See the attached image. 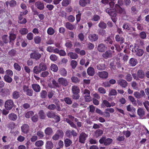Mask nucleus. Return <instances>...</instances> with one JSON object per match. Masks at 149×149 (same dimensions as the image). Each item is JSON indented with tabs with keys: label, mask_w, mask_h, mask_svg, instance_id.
<instances>
[{
	"label": "nucleus",
	"mask_w": 149,
	"mask_h": 149,
	"mask_svg": "<svg viewBox=\"0 0 149 149\" xmlns=\"http://www.w3.org/2000/svg\"><path fill=\"white\" fill-rule=\"evenodd\" d=\"M132 51L134 53L136 56H142L144 53L143 50L142 49L139 48V46L137 45L134 46Z\"/></svg>",
	"instance_id": "nucleus-3"
},
{
	"label": "nucleus",
	"mask_w": 149,
	"mask_h": 149,
	"mask_svg": "<svg viewBox=\"0 0 149 149\" xmlns=\"http://www.w3.org/2000/svg\"><path fill=\"white\" fill-rule=\"evenodd\" d=\"M69 0H63L62 2V5L64 6H66L70 3Z\"/></svg>",
	"instance_id": "nucleus-54"
},
{
	"label": "nucleus",
	"mask_w": 149,
	"mask_h": 149,
	"mask_svg": "<svg viewBox=\"0 0 149 149\" xmlns=\"http://www.w3.org/2000/svg\"><path fill=\"white\" fill-rule=\"evenodd\" d=\"M68 55L72 59H75L78 57L77 54L73 52H70L68 53Z\"/></svg>",
	"instance_id": "nucleus-28"
},
{
	"label": "nucleus",
	"mask_w": 149,
	"mask_h": 149,
	"mask_svg": "<svg viewBox=\"0 0 149 149\" xmlns=\"http://www.w3.org/2000/svg\"><path fill=\"white\" fill-rule=\"evenodd\" d=\"M6 75L12 77L13 75V72L10 70H6Z\"/></svg>",
	"instance_id": "nucleus-61"
},
{
	"label": "nucleus",
	"mask_w": 149,
	"mask_h": 149,
	"mask_svg": "<svg viewBox=\"0 0 149 149\" xmlns=\"http://www.w3.org/2000/svg\"><path fill=\"white\" fill-rule=\"evenodd\" d=\"M114 0H110L111 1L109 3L110 8H107L106 10V12L111 16V19L114 22H116L117 19L116 11L120 13H125L124 9H122L119 6L116 4L114 7Z\"/></svg>",
	"instance_id": "nucleus-1"
},
{
	"label": "nucleus",
	"mask_w": 149,
	"mask_h": 149,
	"mask_svg": "<svg viewBox=\"0 0 149 149\" xmlns=\"http://www.w3.org/2000/svg\"><path fill=\"white\" fill-rule=\"evenodd\" d=\"M97 75L101 79H107L108 77V73L106 71L99 72L97 73Z\"/></svg>",
	"instance_id": "nucleus-8"
},
{
	"label": "nucleus",
	"mask_w": 149,
	"mask_h": 149,
	"mask_svg": "<svg viewBox=\"0 0 149 149\" xmlns=\"http://www.w3.org/2000/svg\"><path fill=\"white\" fill-rule=\"evenodd\" d=\"M88 136V135L86 134L84 132H81L79 135V142L81 143H85L86 140Z\"/></svg>",
	"instance_id": "nucleus-5"
},
{
	"label": "nucleus",
	"mask_w": 149,
	"mask_h": 149,
	"mask_svg": "<svg viewBox=\"0 0 149 149\" xmlns=\"http://www.w3.org/2000/svg\"><path fill=\"white\" fill-rule=\"evenodd\" d=\"M118 84L123 88H125L127 86L128 83L125 80L120 79L117 80Z\"/></svg>",
	"instance_id": "nucleus-11"
},
{
	"label": "nucleus",
	"mask_w": 149,
	"mask_h": 149,
	"mask_svg": "<svg viewBox=\"0 0 149 149\" xmlns=\"http://www.w3.org/2000/svg\"><path fill=\"white\" fill-rule=\"evenodd\" d=\"M58 81L60 84L64 86H67L69 84V82L67 79L63 77L59 78L58 79Z\"/></svg>",
	"instance_id": "nucleus-9"
},
{
	"label": "nucleus",
	"mask_w": 149,
	"mask_h": 149,
	"mask_svg": "<svg viewBox=\"0 0 149 149\" xmlns=\"http://www.w3.org/2000/svg\"><path fill=\"white\" fill-rule=\"evenodd\" d=\"M101 107L102 108H104L105 107H111L110 103L107 100H104L101 103Z\"/></svg>",
	"instance_id": "nucleus-22"
},
{
	"label": "nucleus",
	"mask_w": 149,
	"mask_h": 149,
	"mask_svg": "<svg viewBox=\"0 0 149 149\" xmlns=\"http://www.w3.org/2000/svg\"><path fill=\"white\" fill-rule=\"evenodd\" d=\"M34 114V113L32 111H29L27 112L25 114V117L26 118H29Z\"/></svg>",
	"instance_id": "nucleus-43"
},
{
	"label": "nucleus",
	"mask_w": 149,
	"mask_h": 149,
	"mask_svg": "<svg viewBox=\"0 0 149 149\" xmlns=\"http://www.w3.org/2000/svg\"><path fill=\"white\" fill-rule=\"evenodd\" d=\"M134 95L135 97L138 99H140L143 97H145L146 95L144 91L141 90L140 92L135 91L134 92Z\"/></svg>",
	"instance_id": "nucleus-7"
},
{
	"label": "nucleus",
	"mask_w": 149,
	"mask_h": 149,
	"mask_svg": "<svg viewBox=\"0 0 149 149\" xmlns=\"http://www.w3.org/2000/svg\"><path fill=\"white\" fill-rule=\"evenodd\" d=\"M38 114L40 119H45L46 116L43 110H40L39 111Z\"/></svg>",
	"instance_id": "nucleus-33"
},
{
	"label": "nucleus",
	"mask_w": 149,
	"mask_h": 149,
	"mask_svg": "<svg viewBox=\"0 0 149 149\" xmlns=\"http://www.w3.org/2000/svg\"><path fill=\"white\" fill-rule=\"evenodd\" d=\"M32 87L34 91L37 93L40 92V91L41 88L38 84H33L32 85Z\"/></svg>",
	"instance_id": "nucleus-16"
},
{
	"label": "nucleus",
	"mask_w": 149,
	"mask_h": 149,
	"mask_svg": "<svg viewBox=\"0 0 149 149\" xmlns=\"http://www.w3.org/2000/svg\"><path fill=\"white\" fill-rule=\"evenodd\" d=\"M35 6L38 9L42 10L44 8V4L40 1H38L36 3Z\"/></svg>",
	"instance_id": "nucleus-25"
},
{
	"label": "nucleus",
	"mask_w": 149,
	"mask_h": 149,
	"mask_svg": "<svg viewBox=\"0 0 149 149\" xmlns=\"http://www.w3.org/2000/svg\"><path fill=\"white\" fill-rule=\"evenodd\" d=\"M70 65L72 69H75L77 65V63L76 61L72 60L71 61Z\"/></svg>",
	"instance_id": "nucleus-41"
},
{
	"label": "nucleus",
	"mask_w": 149,
	"mask_h": 149,
	"mask_svg": "<svg viewBox=\"0 0 149 149\" xmlns=\"http://www.w3.org/2000/svg\"><path fill=\"white\" fill-rule=\"evenodd\" d=\"M33 71L34 73L38 74L40 73L41 71L39 66H36L33 68Z\"/></svg>",
	"instance_id": "nucleus-34"
},
{
	"label": "nucleus",
	"mask_w": 149,
	"mask_h": 149,
	"mask_svg": "<svg viewBox=\"0 0 149 149\" xmlns=\"http://www.w3.org/2000/svg\"><path fill=\"white\" fill-rule=\"evenodd\" d=\"M104 41L105 43L108 44H112L113 43V41L110 38H107Z\"/></svg>",
	"instance_id": "nucleus-58"
},
{
	"label": "nucleus",
	"mask_w": 149,
	"mask_h": 149,
	"mask_svg": "<svg viewBox=\"0 0 149 149\" xmlns=\"http://www.w3.org/2000/svg\"><path fill=\"white\" fill-rule=\"evenodd\" d=\"M143 104L147 110L149 112V108L148 107L149 106V102L146 100L143 102Z\"/></svg>",
	"instance_id": "nucleus-52"
},
{
	"label": "nucleus",
	"mask_w": 149,
	"mask_h": 149,
	"mask_svg": "<svg viewBox=\"0 0 149 149\" xmlns=\"http://www.w3.org/2000/svg\"><path fill=\"white\" fill-rule=\"evenodd\" d=\"M45 133L46 135H50L53 133V130L52 128L47 127L45 130Z\"/></svg>",
	"instance_id": "nucleus-29"
},
{
	"label": "nucleus",
	"mask_w": 149,
	"mask_h": 149,
	"mask_svg": "<svg viewBox=\"0 0 149 149\" xmlns=\"http://www.w3.org/2000/svg\"><path fill=\"white\" fill-rule=\"evenodd\" d=\"M98 91L99 93L102 94H105L106 93V91L105 89L102 87H99L98 89Z\"/></svg>",
	"instance_id": "nucleus-62"
},
{
	"label": "nucleus",
	"mask_w": 149,
	"mask_h": 149,
	"mask_svg": "<svg viewBox=\"0 0 149 149\" xmlns=\"http://www.w3.org/2000/svg\"><path fill=\"white\" fill-rule=\"evenodd\" d=\"M54 147V144L51 141H47L45 144L46 149H52Z\"/></svg>",
	"instance_id": "nucleus-19"
},
{
	"label": "nucleus",
	"mask_w": 149,
	"mask_h": 149,
	"mask_svg": "<svg viewBox=\"0 0 149 149\" xmlns=\"http://www.w3.org/2000/svg\"><path fill=\"white\" fill-rule=\"evenodd\" d=\"M64 26L66 28L70 30H72L75 28L74 25H72L69 22H66Z\"/></svg>",
	"instance_id": "nucleus-20"
},
{
	"label": "nucleus",
	"mask_w": 149,
	"mask_h": 149,
	"mask_svg": "<svg viewBox=\"0 0 149 149\" xmlns=\"http://www.w3.org/2000/svg\"><path fill=\"white\" fill-rule=\"evenodd\" d=\"M128 99L133 104H136V100L135 99L134 97L132 96H129L128 97Z\"/></svg>",
	"instance_id": "nucleus-59"
},
{
	"label": "nucleus",
	"mask_w": 149,
	"mask_h": 149,
	"mask_svg": "<svg viewBox=\"0 0 149 149\" xmlns=\"http://www.w3.org/2000/svg\"><path fill=\"white\" fill-rule=\"evenodd\" d=\"M125 79L127 81L130 82L132 81V77L130 74H128L125 77Z\"/></svg>",
	"instance_id": "nucleus-49"
},
{
	"label": "nucleus",
	"mask_w": 149,
	"mask_h": 149,
	"mask_svg": "<svg viewBox=\"0 0 149 149\" xmlns=\"http://www.w3.org/2000/svg\"><path fill=\"white\" fill-rule=\"evenodd\" d=\"M26 19L22 17H19V23L21 24H25L26 22Z\"/></svg>",
	"instance_id": "nucleus-39"
},
{
	"label": "nucleus",
	"mask_w": 149,
	"mask_h": 149,
	"mask_svg": "<svg viewBox=\"0 0 149 149\" xmlns=\"http://www.w3.org/2000/svg\"><path fill=\"white\" fill-rule=\"evenodd\" d=\"M43 141L41 140H40L36 141L35 143V145L36 146L38 147H41L43 146Z\"/></svg>",
	"instance_id": "nucleus-40"
},
{
	"label": "nucleus",
	"mask_w": 149,
	"mask_h": 149,
	"mask_svg": "<svg viewBox=\"0 0 149 149\" xmlns=\"http://www.w3.org/2000/svg\"><path fill=\"white\" fill-rule=\"evenodd\" d=\"M31 120L33 122H36L38 120V116L37 114L34 115L31 117Z\"/></svg>",
	"instance_id": "nucleus-55"
},
{
	"label": "nucleus",
	"mask_w": 149,
	"mask_h": 149,
	"mask_svg": "<svg viewBox=\"0 0 149 149\" xmlns=\"http://www.w3.org/2000/svg\"><path fill=\"white\" fill-rule=\"evenodd\" d=\"M60 74L63 76L65 77L67 75V71L65 68H62L60 70Z\"/></svg>",
	"instance_id": "nucleus-35"
},
{
	"label": "nucleus",
	"mask_w": 149,
	"mask_h": 149,
	"mask_svg": "<svg viewBox=\"0 0 149 149\" xmlns=\"http://www.w3.org/2000/svg\"><path fill=\"white\" fill-rule=\"evenodd\" d=\"M137 112L138 114L140 117H142L145 114V111L142 108H139L137 110Z\"/></svg>",
	"instance_id": "nucleus-31"
},
{
	"label": "nucleus",
	"mask_w": 149,
	"mask_h": 149,
	"mask_svg": "<svg viewBox=\"0 0 149 149\" xmlns=\"http://www.w3.org/2000/svg\"><path fill=\"white\" fill-rule=\"evenodd\" d=\"M55 32L54 29L52 27L49 28L47 30V33L50 35H53Z\"/></svg>",
	"instance_id": "nucleus-46"
},
{
	"label": "nucleus",
	"mask_w": 149,
	"mask_h": 149,
	"mask_svg": "<svg viewBox=\"0 0 149 149\" xmlns=\"http://www.w3.org/2000/svg\"><path fill=\"white\" fill-rule=\"evenodd\" d=\"M113 141V140L111 138H107L106 139L105 138V141L104 143V145L107 146L110 144Z\"/></svg>",
	"instance_id": "nucleus-37"
},
{
	"label": "nucleus",
	"mask_w": 149,
	"mask_h": 149,
	"mask_svg": "<svg viewBox=\"0 0 149 149\" xmlns=\"http://www.w3.org/2000/svg\"><path fill=\"white\" fill-rule=\"evenodd\" d=\"M137 75L138 77L141 79H143L145 77V73L142 70H139L137 72Z\"/></svg>",
	"instance_id": "nucleus-23"
},
{
	"label": "nucleus",
	"mask_w": 149,
	"mask_h": 149,
	"mask_svg": "<svg viewBox=\"0 0 149 149\" xmlns=\"http://www.w3.org/2000/svg\"><path fill=\"white\" fill-rule=\"evenodd\" d=\"M40 97L42 99L45 98L47 97V93L45 90H42L40 93Z\"/></svg>",
	"instance_id": "nucleus-26"
},
{
	"label": "nucleus",
	"mask_w": 149,
	"mask_h": 149,
	"mask_svg": "<svg viewBox=\"0 0 149 149\" xmlns=\"http://www.w3.org/2000/svg\"><path fill=\"white\" fill-rule=\"evenodd\" d=\"M67 19L69 22H72L74 21L75 18L73 15H70L68 17Z\"/></svg>",
	"instance_id": "nucleus-60"
},
{
	"label": "nucleus",
	"mask_w": 149,
	"mask_h": 149,
	"mask_svg": "<svg viewBox=\"0 0 149 149\" xmlns=\"http://www.w3.org/2000/svg\"><path fill=\"white\" fill-rule=\"evenodd\" d=\"M16 51L14 49H12L10 50L8 52V54L11 57L15 56L16 54Z\"/></svg>",
	"instance_id": "nucleus-42"
},
{
	"label": "nucleus",
	"mask_w": 149,
	"mask_h": 149,
	"mask_svg": "<svg viewBox=\"0 0 149 149\" xmlns=\"http://www.w3.org/2000/svg\"><path fill=\"white\" fill-rule=\"evenodd\" d=\"M39 66L41 71H45L47 69V68L46 65L44 63H40Z\"/></svg>",
	"instance_id": "nucleus-32"
},
{
	"label": "nucleus",
	"mask_w": 149,
	"mask_h": 149,
	"mask_svg": "<svg viewBox=\"0 0 149 149\" xmlns=\"http://www.w3.org/2000/svg\"><path fill=\"white\" fill-rule=\"evenodd\" d=\"M47 116L49 118H54L55 116V114L53 112L49 111L47 113Z\"/></svg>",
	"instance_id": "nucleus-38"
},
{
	"label": "nucleus",
	"mask_w": 149,
	"mask_h": 149,
	"mask_svg": "<svg viewBox=\"0 0 149 149\" xmlns=\"http://www.w3.org/2000/svg\"><path fill=\"white\" fill-rule=\"evenodd\" d=\"M14 105V102L11 99H9L6 101L5 103V107L7 110L11 109Z\"/></svg>",
	"instance_id": "nucleus-6"
},
{
	"label": "nucleus",
	"mask_w": 149,
	"mask_h": 149,
	"mask_svg": "<svg viewBox=\"0 0 149 149\" xmlns=\"http://www.w3.org/2000/svg\"><path fill=\"white\" fill-rule=\"evenodd\" d=\"M96 67L97 69L100 70H104L105 68V65L103 64H98Z\"/></svg>",
	"instance_id": "nucleus-36"
},
{
	"label": "nucleus",
	"mask_w": 149,
	"mask_h": 149,
	"mask_svg": "<svg viewBox=\"0 0 149 149\" xmlns=\"http://www.w3.org/2000/svg\"><path fill=\"white\" fill-rule=\"evenodd\" d=\"M138 63V61L135 58H132L130 59L129 61V64L132 67L135 66Z\"/></svg>",
	"instance_id": "nucleus-17"
},
{
	"label": "nucleus",
	"mask_w": 149,
	"mask_h": 149,
	"mask_svg": "<svg viewBox=\"0 0 149 149\" xmlns=\"http://www.w3.org/2000/svg\"><path fill=\"white\" fill-rule=\"evenodd\" d=\"M14 68L18 71H20L21 70V67L17 63H15L13 65Z\"/></svg>",
	"instance_id": "nucleus-48"
},
{
	"label": "nucleus",
	"mask_w": 149,
	"mask_h": 149,
	"mask_svg": "<svg viewBox=\"0 0 149 149\" xmlns=\"http://www.w3.org/2000/svg\"><path fill=\"white\" fill-rule=\"evenodd\" d=\"M51 70L54 72H56L58 70V67L57 66L54 64L51 65Z\"/></svg>",
	"instance_id": "nucleus-45"
},
{
	"label": "nucleus",
	"mask_w": 149,
	"mask_h": 149,
	"mask_svg": "<svg viewBox=\"0 0 149 149\" xmlns=\"http://www.w3.org/2000/svg\"><path fill=\"white\" fill-rule=\"evenodd\" d=\"M41 54L36 50L33 51V52L31 53L30 57L31 58L38 60L41 57Z\"/></svg>",
	"instance_id": "nucleus-4"
},
{
	"label": "nucleus",
	"mask_w": 149,
	"mask_h": 149,
	"mask_svg": "<svg viewBox=\"0 0 149 149\" xmlns=\"http://www.w3.org/2000/svg\"><path fill=\"white\" fill-rule=\"evenodd\" d=\"M37 134L39 139H42L45 136L44 133L41 131H38L37 132Z\"/></svg>",
	"instance_id": "nucleus-47"
},
{
	"label": "nucleus",
	"mask_w": 149,
	"mask_h": 149,
	"mask_svg": "<svg viewBox=\"0 0 149 149\" xmlns=\"http://www.w3.org/2000/svg\"><path fill=\"white\" fill-rule=\"evenodd\" d=\"M100 17L97 15H95L92 17L91 19L92 21H97L100 20Z\"/></svg>",
	"instance_id": "nucleus-57"
},
{
	"label": "nucleus",
	"mask_w": 149,
	"mask_h": 149,
	"mask_svg": "<svg viewBox=\"0 0 149 149\" xmlns=\"http://www.w3.org/2000/svg\"><path fill=\"white\" fill-rule=\"evenodd\" d=\"M90 1L91 0H80L79 3L81 6H85L87 4H89Z\"/></svg>",
	"instance_id": "nucleus-27"
},
{
	"label": "nucleus",
	"mask_w": 149,
	"mask_h": 149,
	"mask_svg": "<svg viewBox=\"0 0 149 149\" xmlns=\"http://www.w3.org/2000/svg\"><path fill=\"white\" fill-rule=\"evenodd\" d=\"M114 52V51H113L107 50L102 54V56L103 58L107 59L111 57L112 56V54Z\"/></svg>",
	"instance_id": "nucleus-10"
},
{
	"label": "nucleus",
	"mask_w": 149,
	"mask_h": 149,
	"mask_svg": "<svg viewBox=\"0 0 149 149\" xmlns=\"http://www.w3.org/2000/svg\"><path fill=\"white\" fill-rule=\"evenodd\" d=\"M33 90L29 88L26 92V94L29 96H31L33 95Z\"/></svg>",
	"instance_id": "nucleus-50"
},
{
	"label": "nucleus",
	"mask_w": 149,
	"mask_h": 149,
	"mask_svg": "<svg viewBox=\"0 0 149 149\" xmlns=\"http://www.w3.org/2000/svg\"><path fill=\"white\" fill-rule=\"evenodd\" d=\"M87 73L89 76H93L95 73L94 68L91 67H88L87 69Z\"/></svg>",
	"instance_id": "nucleus-15"
},
{
	"label": "nucleus",
	"mask_w": 149,
	"mask_h": 149,
	"mask_svg": "<svg viewBox=\"0 0 149 149\" xmlns=\"http://www.w3.org/2000/svg\"><path fill=\"white\" fill-rule=\"evenodd\" d=\"M56 133L59 136H62V137L64 135V133L63 132V131L61 130H58Z\"/></svg>",
	"instance_id": "nucleus-63"
},
{
	"label": "nucleus",
	"mask_w": 149,
	"mask_h": 149,
	"mask_svg": "<svg viewBox=\"0 0 149 149\" xmlns=\"http://www.w3.org/2000/svg\"><path fill=\"white\" fill-rule=\"evenodd\" d=\"M49 74V72L47 71H44L41 74V77H47Z\"/></svg>",
	"instance_id": "nucleus-64"
},
{
	"label": "nucleus",
	"mask_w": 149,
	"mask_h": 149,
	"mask_svg": "<svg viewBox=\"0 0 149 149\" xmlns=\"http://www.w3.org/2000/svg\"><path fill=\"white\" fill-rule=\"evenodd\" d=\"M103 131L102 130L97 129L94 132V136L96 138H97L101 136L103 134Z\"/></svg>",
	"instance_id": "nucleus-24"
},
{
	"label": "nucleus",
	"mask_w": 149,
	"mask_h": 149,
	"mask_svg": "<svg viewBox=\"0 0 149 149\" xmlns=\"http://www.w3.org/2000/svg\"><path fill=\"white\" fill-rule=\"evenodd\" d=\"M29 126L27 124H23L21 127V129L22 132L24 133H27L29 130Z\"/></svg>",
	"instance_id": "nucleus-12"
},
{
	"label": "nucleus",
	"mask_w": 149,
	"mask_h": 149,
	"mask_svg": "<svg viewBox=\"0 0 149 149\" xmlns=\"http://www.w3.org/2000/svg\"><path fill=\"white\" fill-rule=\"evenodd\" d=\"M20 93L17 91H14L12 94V98L15 99H17L20 96Z\"/></svg>",
	"instance_id": "nucleus-18"
},
{
	"label": "nucleus",
	"mask_w": 149,
	"mask_h": 149,
	"mask_svg": "<svg viewBox=\"0 0 149 149\" xmlns=\"http://www.w3.org/2000/svg\"><path fill=\"white\" fill-rule=\"evenodd\" d=\"M71 79L72 82L74 83H77L79 81V80L76 77H72L71 78Z\"/></svg>",
	"instance_id": "nucleus-53"
},
{
	"label": "nucleus",
	"mask_w": 149,
	"mask_h": 149,
	"mask_svg": "<svg viewBox=\"0 0 149 149\" xmlns=\"http://www.w3.org/2000/svg\"><path fill=\"white\" fill-rule=\"evenodd\" d=\"M107 49V47L102 43L99 44L97 47L98 51L101 52H104Z\"/></svg>",
	"instance_id": "nucleus-13"
},
{
	"label": "nucleus",
	"mask_w": 149,
	"mask_h": 149,
	"mask_svg": "<svg viewBox=\"0 0 149 149\" xmlns=\"http://www.w3.org/2000/svg\"><path fill=\"white\" fill-rule=\"evenodd\" d=\"M99 27L102 29H105L107 27V24L103 22H101L98 24Z\"/></svg>",
	"instance_id": "nucleus-51"
},
{
	"label": "nucleus",
	"mask_w": 149,
	"mask_h": 149,
	"mask_svg": "<svg viewBox=\"0 0 149 149\" xmlns=\"http://www.w3.org/2000/svg\"><path fill=\"white\" fill-rule=\"evenodd\" d=\"M72 141L69 138H66L64 140V143L65 147L68 148L71 146L72 144Z\"/></svg>",
	"instance_id": "nucleus-14"
},
{
	"label": "nucleus",
	"mask_w": 149,
	"mask_h": 149,
	"mask_svg": "<svg viewBox=\"0 0 149 149\" xmlns=\"http://www.w3.org/2000/svg\"><path fill=\"white\" fill-rule=\"evenodd\" d=\"M8 118L10 120L13 121L16 120L17 118V115L13 113L9 114Z\"/></svg>",
	"instance_id": "nucleus-21"
},
{
	"label": "nucleus",
	"mask_w": 149,
	"mask_h": 149,
	"mask_svg": "<svg viewBox=\"0 0 149 149\" xmlns=\"http://www.w3.org/2000/svg\"><path fill=\"white\" fill-rule=\"evenodd\" d=\"M20 32L22 34H26L28 33V31L27 29L23 28L20 29Z\"/></svg>",
	"instance_id": "nucleus-56"
},
{
	"label": "nucleus",
	"mask_w": 149,
	"mask_h": 149,
	"mask_svg": "<svg viewBox=\"0 0 149 149\" xmlns=\"http://www.w3.org/2000/svg\"><path fill=\"white\" fill-rule=\"evenodd\" d=\"M72 91L73 94L72 95V98L74 100L78 99L80 97V95L79 93L80 92V90L79 87L76 86H72Z\"/></svg>",
	"instance_id": "nucleus-2"
},
{
	"label": "nucleus",
	"mask_w": 149,
	"mask_h": 149,
	"mask_svg": "<svg viewBox=\"0 0 149 149\" xmlns=\"http://www.w3.org/2000/svg\"><path fill=\"white\" fill-rule=\"evenodd\" d=\"M7 75H4L3 77L4 80L7 83H11L13 81V79Z\"/></svg>",
	"instance_id": "nucleus-30"
},
{
	"label": "nucleus",
	"mask_w": 149,
	"mask_h": 149,
	"mask_svg": "<svg viewBox=\"0 0 149 149\" xmlns=\"http://www.w3.org/2000/svg\"><path fill=\"white\" fill-rule=\"evenodd\" d=\"M64 100L65 103L68 104H71L72 103V101L70 98L68 97H65Z\"/></svg>",
	"instance_id": "nucleus-44"
}]
</instances>
